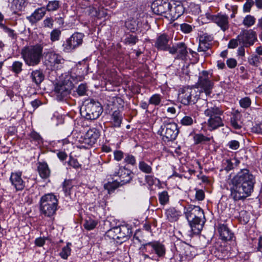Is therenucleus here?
<instances>
[{
  "label": "nucleus",
  "mask_w": 262,
  "mask_h": 262,
  "mask_svg": "<svg viewBox=\"0 0 262 262\" xmlns=\"http://www.w3.org/2000/svg\"><path fill=\"white\" fill-rule=\"evenodd\" d=\"M255 178L247 169H242L231 181L230 195L234 201L246 199L253 191Z\"/></svg>",
  "instance_id": "nucleus-1"
},
{
  "label": "nucleus",
  "mask_w": 262,
  "mask_h": 262,
  "mask_svg": "<svg viewBox=\"0 0 262 262\" xmlns=\"http://www.w3.org/2000/svg\"><path fill=\"white\" fill-rule=\"evenodd\" d=\"M43 47L40 44L24 48L21 51L22 57L29 66H35L39 63L42 57Z\"/></svg>",
  "instance_id": "nucleus-2"
},
{
  "label": "nucleus",
  "mask_w": 262,
  "mask_h": 262,
  "mask_svg": "<svg viewBox=\"0 0 262 262\" xmlns=\"http://www.w3.org/2000/svg\"><path fill=\"white\" fill-rule=\"evenodd\" d=\"M203 102L207 103L208 107L204 111V114L209 118L207 122L209 129L214 130L223 126L224 124L221 117L223 114V111L215 105L211 106V104L207 103L205 100H203Z\"/></svg>",
  "instance_id": "nucleus-3"
},
{
  "label": "nucleus",
  "mask_w": 262,
  "mask_h": 262,
  "mask_svg": "<svg viewBox=\"0 0 262 262\" xmlns=\"http://www.w3.org/2000/svg\"><path fill=\"white\" fill-rule=\"evenodd\" d=\"M58 200L56 196L52 193L45 194L40 200V211L45 216L50 217L53 215L57 210Z\"/></svg>",
  "instance_id": "nucleus-4"
},
{
  "label": "nucleus",
  "mask_w": 262,
  "mask_h": 262,
  "mask_svg": "<svg viewBox=\"0 0 262 262\" xmlns=\"http://www.w3.org/2000/svg\"><path fill=\"white\" fill-rule=\"evenodd\" d=\"M102 111L101 104L94 100L85 102L80 110L81 115L87 120L97 119Z\"/></svg>",
  "instance_id": "nucleus-5"
},
{
  "label": "nucleus",
  "mask_w": 262,
  "mask_h": 262,
  "mask_svg": "<svg viewBox=\"0 0 262 262\" xmlns=\"http://www.w3.org/2000/svg\"><path fill=\"white\" fill-rule=\"evenodd\" d=\"M186 217L191 228H197L196 226L203 225L204 221L202 220L204 216L203 210L197 206H189L185 212ZM198 229L199 227H198Z\"/></svg>",
  "instance_id": "nucleus-6"
},
{
  "label": "nucleus",
  "mask_w": 262,
  "mask_h": 262,
  "mask_svg": "<svg viewBox=\"0 0 262 262\" xmlns=\"http://www.w3.org/2000/svg\"><path fill=\"white\" fill-rule=\"evenodd\" d=\"M179 130L177 124L174 122H164L158 131L162 140L168 142L174 140L177 137Z\"/></svg>",
  "instance_id": "nucleus-7"
},
{
  "label": "nucleus",
  "mask_w": 262,
  "mask_h": 262,
  "mask_svg": "<svg viewBox=\"0 0 262 262\" xmlns=\"http://www.w3.org/2000/svg\"><path fill=\"white\" fill-rule=\"evenodd\" d=\"M200 91L198 88L185 87L179 90L178 100L184 105L195 103L199 98Z\"/></svg>",
  "instance_id": "nucleus-8"
},
{
  "label": "nucleus",
  "mask_w": 262,
  "mask_h": 262,
  "mask_svg": "<svg viewBox=\"0 0 262 262\" xmlns=\"http://www.w3.org/2000/svg\"><path fill=\"white\" fill-rule=\"evenodd\" d=\"M169 11L166 18L175 20L181 16L184 12V8L180 1H169Z\"/></svg>",
  "instance_id": "nucleus-9"
},
{
  "label": "nucleus",
  "mask_w": 262,
  "mask_h": 262,
  "mask_svg": "<svg viewBox=\"0 0 262 262\" xmlns=\"http://www.w3.org/2000/svg\"><path fill=\"white\" fill-rule=\"evenodd\" d=\"M211 75L206 71H203L199 76L198 82V87L201 88L207 95L211 93L213 83L210 80Z\"/></svg>",
  "instance_id": "nucleus-10"
},
{
  "label": "nucleus",
  "mask_w": 262,
  "mask_h": 262,
  "mask_svg": "<svg viewBox=\"0 0 262 262\" xmlns=\"http://www.w3.org/2000/svg\"><path fill=\"white\" fill-rule=\"evenodd\" d=\"M141 249L143 252L155 253L159 257L163 256L165 254L164 246L159 242H152L143 244Z\"/></svg>",
  "instance_id": "nucleus-11"
},
{
  "label": "nucleus",
  "mask_w": 262,
  "mask_h": 262,
  "mask_svg": "<svg viewBox=\"0 0 262 262\" xmlns=\"http://www.w3.org/2000/svg\"><path fill=\"white\" fill-rule=\"evenodd\" d=\"M83 35L80 33H74L69 38L67 39L63 44L64 51L70 52L80 46L83 40Z\"/></svg>",
  "instance_id": "nucleus-12"
},
{
  "label": "nucleus",
  "mask_w": 262,
  "mask_h": 262,
  "mask_svg": "<svg viewBox=\"0 0 262 262\" xmlns=\"http://www.w3.org/2000/svg\"><path fill=\"white\" fill-rule=\"evenodd\" d=\"M237 39L239 43L248 47L253 45L256 40V33L252 30H244L237 36Z\"/></svg>",
  "instance_id": "nucleus-13"
},
{
  "label": "nucleus",
  "mask_w": 262,
  "mask_h": 262,
  "mask_svg": "<svg viewBox=\"0 0 262 262\" xmlns=\"http://www.w3.org/2000/svg\"><path fill=\"white\" fill-rule=\"evenodd\" d=\"M170 0H156L151 5L153 12L157 15H164L166 17L169 11Z\"/></svg>",
  "instance_id": "nucleus-14"
},
{
  "label": "nucleus",
  "mask_w": 262,
  "mask_h": 262,
  "mask_svg": "<svg viewBox=\"0 0 262 262\" xmlns=\"http://www.w3.org/2000/svg\"><path fill=\"white\" fill-rule=\"evenodd\" d=\"M114 176L119 177V183L121 185L129 183L132 179L133 173L128 169L123 167H119L118 171H115L113 174Z\"/></svg>",
  "instance_id": "nucleus-15"
},
{
  "label": "nucleus",
  "mask_w": 262,
  "mask_h": 262,
  "mask_svg": "<svg viewBox=\"0 0 262 262\" xmlns=\"http://www.w3.org/2000/svg\"><path fill=\"white\" fill-rule=\"evenodd\" d=\"M46 64L51 68L58 67V65L63 63L62 57L54 52H49L45 56Z\"/></svg>",
  "instance_id": "nucleus-16"
},
{
  "label": "nucleus",
  "mask_w": 262,
  "mask_h": 262,
  "mask_svg": "<svg viewBox=\"0 0 262 262\" xmlns=\"http://www.w3.org/2000/svg\"><path fill=\"white\" fill-rule=\"evenodd\" d=\"M170 41L171 38L170 36L166 34H162L157 38L155 42V47L158 50L169 52V49H171V47H170Z\"/></svg>",
  "instance_id": "nucleus-17"
},
{
  "label": "nucleus",
  "mask_w": 262,
  "mask_h": 262,
  "mask_svg": "<svg viewBox=\"0 0 262 262\" xmlns=\"http://www.w3.org/2000/svg\"><path fill=\"white\" fill-rule=\"evenodd\" d=\"M106 233L109 237L114 240H120L121 243L128 239L132 234L131 231L129 232V230H108Z\"/></svg>",
  "instance_id": "nucleus-18"
},
{
  "label": "nucleus",
  "mask_w": 262,
  "mask_h": 262,
  "mask_svg": "<svg viewBox=\"0 0 262 262\" xmlns=\"http://www.w3.org/2000/svg\"><path fill=\"white\" fill-rule=\"evenodd\" d=\"M211 19L223 31H226L229 28L228 16L225 14H219L212 16Z\"/></svg>",
  "instance_id": "nucleus-19"
},
{
  "label": "nucleus",
  "mask_w": 262,
  "mask_h": 262,
  "mask_svg": "<svg viewBox=\"0 0 262 262\" xmlns=\"http://www.w3.org/2000/svg\"><path fill=\"white\" fill-rule=\"evenodd\" d=\"M169 53L171 54H177L179 58L183 59L188 53L187 47L183 42L178 43L176 47H172L169 49Z\"/></svg>",
  "instance_id": "nucleus-20"
},
{
  "label": "nucleus",
  "mask_w": 262,
  "mask_h": 262,
  "mask_svg": "<svg viewBox=\"0 0 262 262\" xmlns=\"http://www.w3.org/2000/svg\"><path fill=\"white\" fill-rule=\"evenodd\" d=\"M10 181L16 190H21L25 187V182L21 179V173L20 172H12L10 177Z\"/></svg>",
  "instance_id": "nucleus-21"
},
{
  "label": "nucleus",
  "mask_w": 262,
  "mask_h": 262,
  "mask_svg": "<svg viewBox=\"0 0 262 262\" xmlns=\"http://www.w3.org/2000/svg\"><path fill=\"white\" fill-rule=\"evenodd\" d=\"M70 87L64 84H57L55 88V92L59 99L67 97L70 94Z\"/></svg>",
  "instance_id": "nucleus-22"
},
{
  "label": "nucleus",
  "mask_w": 262,
  "mask_h": 262,
  "mask_svg": "<svg viewBox=\"0 0 262 262\" xmlns=\"http://www.w3.org/2000/svg\"><path fill=\"white\" fill-rule=\"evenodd\" d=\"M46 10L44 7L36 9L31 16L27 17V19L33 24L40 20L45 15Z\"/></svg>",
  "instance_id": "nucleus-23"
},
{
  "label": "nucleus",
  "mask_w": 262,
  "mask_h": 262,
  "mask_svg": "<svg viewBox=\"0 0 262 262\" xmlns=\"http://www.w3.org/2000/svg\"><path fill=\"white\" fill-rule=\"evenodd\" d=\"M99 137L98 133L94 129L89 130L85 135L84 143L90 145L95 144Z\"/></svg>",
  "instance_id": "nucleus-24"
},
{
  "label": "nucleus",
  "mask_w": 262,
  "mask_h": 262,
  "mask_svg": "<svg viewBox=\"0 0 262 262\" xmlns=\"http://www.w3.org/2000/svg\"><path fill=\"white\" fill-rule=\"evenodd\" d=\"M37 169L39 176L42 178L46 179L49 177L50 170L47 163L39 162Z\"/></svg>",
  "instance_id": "nucleus-25"
},
{
  "label": "nucleus",
  "mask_w": 262,
  "mask_h": 262,
  "mask_svg": "<svg viewBox=\"0 0 262 262\" xmlns=\"http://www.w3.org/2000/svg\"><path fill=\"white\" fill-rule=\"evenodd\" d=\"M31 78L32 81L34 82L36 85H39L43 80L45 76L42 71L36 70L33 71L31 73Z\"/></svg>",
  "instance_id": "nucleus-26"
},
{
  "label": "nucleus",
  "mask_w": 262,
  "mask_h": 262,
  "mask_svg": "<svg viewBox=\"0 0 262 262\" xmlns=\"http://www.w3.org/2000/svg\"><path fill=\"white\" fill-rule=\"evenodd\" d=\"M167 219L170 222H174L178 220L180 214L174 208H170L166 211Z\"/></svg>",
  "instance_id": "nucleus-27"
},
{
  "label": "nucleus",
  "mask_w": 262,
  "mask_h": 262,
  "mask_svg": "<svg viewBox=\"0 0 262 262\" xmlns=\"http://www.w3.org/2000/svg\"><path fill=\"white\" fill-rule=\"evenodd\" d=\"M121 186L118 180L108 182L104 185V188L107 191L108 193L113 192L115 189Z\"/></svg>",
  "instance_id": "nucleus-28"
},
{
  "label": "nucleus",
  "mask_w": 262,
  "mask_h": 262,
  "mask_svg": "<svg viewBox=\"0 0 262 262\" xmlns=\"http://www.w3.org/2000/svg\"><path fill=\"white\" fill-rule=\"evenodd\" d=\"M211 44L209 43H204L199 41V45L198 48V51L202 53V55H205V56H209L210 53L208 52V50L210 49Z\"/></svg>",
  "instance_id": "nucleus-29"
},
{
  "label": "nucleus",
  "mask_w": 262,
  "mask_h": 262,
  "mask_svg": "<svg viewBox=\"0 0 262 262\" xmlns=\"http://www.w3.org/2000/svg\"><path fill=\"white\" fill-rule=\"evenodd\" d=\"M71 245V243H68L67 245L62 248L61 251L59 253V255L62 258L67 259L69 256L70 255L71 252L70 246Z\"/></svg>",
  "instance_id": "nucleus-30"
},
{
  "label": "nucleus",
  "mask_w": 262,
  "mask_h": 262,
  "mask_svg": "<svg viewBox=\"0 0 262 262\" xmlns=\"http://www.w3.org/2000/svg\"><path fill=\"white\" fill-rule=\"evenodd\" d=\"M219 234L221 239L225 241L231 240L234 236L231 230H219Z\"/></svg>",
  "instance_id": "nucleus-31"
},
{
  "label": "nucleus",
  "mask_w": 262,
  "mask_h": 262,
  "mask_svg": "<svg viewBox=\"0 0 262 262\" xmlns=\"http://www.w3.org/2000/svg\"><path fill=\"white\" fill-rule=\"evenodd\" d=\"M212 138L206 137L201 134H195L193 137L194 143L196 144L209 142Z\"/></svg>",
  "instance_id": "nucleus-32"
},
{
  "label": "nucleus",
  "mask_w": 262,
  "mask_h": 262,
  "mask_svg": "<svg viewBox=\"0 0 262 262\" xmlns=\"http://www.w3.org/2000/svg\"><path fill=\"white\" fill-rule=\"evenodd\" d=\"M59 2L58 1H51L47 5L46 9L48 11H55L59 8Z\"/></svg>",
  "instance_id": "nucleus-33"
},
{
  "label": "nucleus",
  "mask_w": 262,
  "mask_h": 262,
  "mask_svg": "<svg viewBox=\"0 0 262 262\" xmlns=\"http://www.w3.org/2000/svg\"><path fill=\"white\" fill-rule=\"evenodd\" d=\"M113 124L116 127L120 126L121 123L122 117L119 112L115 111L112 115Z\"/></svg>",
  "instance_id": "nucleus-34"
},
{
  "label": "nucleus",
  "mask_w": 262,
  "mask_h": 262,
  "mask_svg": "<svg viewBox=\"0 0 262 262\" xmlns=\"http://www.w3.org/2000/svg\"><path fill=\"white\" fill-rule=\"evenodd\" d=\"M73 187L72 181L70 180H66L62 184L63 190L66 195L70 194V191Z\"/></svg>",
  "instance_id": "nucleus-35"
},
{
  "label": "nucleus",
  "mask_w": 262,
  "mask_h": 262,
  "mask_svg": "<svg viewBox=\"0 0 262 262\" xmlns=\"http://www.w3.org/2000/svg\"><path fill=\"white\" fill-rule=\"evenodd\" d=\"M255 23V18L251 15H247L243 19V24L247 27H250Z\"/></svg>",
  "instance_id": "nucleus-36"
},
{
  "label": "nucleus",
  "mask_w": 262,
  "mask_h": 262,
  "mask_svg": "<svg viewBox=\"0 0 262 262\" xmlns=\"http://www.w3.org/2000/svg\"><path fill=\"white\" fill-rule=\"evenodd\" d=\"M139 168L145 173H150L152 171L151 167L144 161H140L139 163Z\"/></svg>",
  "instance_id": "nucleus-37"
},
{
  "label": "nucleus",
  "mask_w": 262,
  "mask_h": 262,
  "mask_svg": "<svg viewBox=\"0 0 262 262\" xmlns=\"http://www.w3.org/2000/svg\"><path fill=\"white\" fill-rule=\"evenodd\" d=\"M97 222L90 218L86 220L84 223V227L85 229H93L96 227Z\"/></svg>",
  "instance_id": "nucleus-38"
},
{
  "label": "nucleus",
  "mask_w": 262,
  "mask_h": 262,
  "mask_svg": "<svg viewBox=\"0 0 262 262\" xmlns=\"http://www.w3.org/2000/svg\"><path fill=\"white\" fill-rule=\"evenodd\" d=\"M159 200L161 205H165L169 201V195L166 191H163L159 194Z\"/></svg>",
  "instance_id": "nucleus-39"
},
{
  "label": "nucleus",
  "mask_w": 262,
  "mask_h": 262,
  "mask_svg": "<svg viewBox=\"0 0 262 262\" xmlns=\"http://www.w3.org/2000/svg\"><path fill=\"white\" fill-rule=\"evenodd\" d=\"M161 101V96L159 94L153 95L149 100V104L155 105H159Z\"/></svg>",
  "instance_id": "nucleus-40"
},
{
  "label": "nucleus",
  "mask_w": 262,
  "mask_h": 262,
  "mask_svg": "<svg viewBox=\"0 0 262 262\" xmlns=\"http://www.w3.org/2000/svg\"><path fill=\"white\" fill-rule=\"evenodd\" d=\"M61 31L58 29L53 30L50 34V39L52 41H55L59 39Z\"/></svg>",
  "instance_id": "nucleus-41"
},
{
  "label": "nucleus",
  "mask_w": 262,
  "mask_h": 262,
  "mask_svg": "<svg viewBox=\"0 0 262 262\" xmlns=\"http://www.w3.org/2000/svg\"><path fill=\"white\" fill-rule=\"evenodd\" d=\"M13 4L16 5V9L19 11H22L27 5L24 0H14Z\"/></svg>",
  "instance_id": "nucleus-42"
},
{
  "label": "nucleus",
  "mask_w": 262,
  "mask_h": 262,
  "mask_svg": "<svg viewBox=\"0 0 262 262\" xmlns=\"http://www.w3.org/2000/svg\"><path fill=\"white\" fill-rule=\"evenodd\" d=\"M23 63L20 61H15L13 62L12 69L16 73H19L22 71Z\"/></svg>",
  "instance_id": "nucleus-43"
},
{
  "label": "nucleus",
  "mask_w": 262,
  "mask_h": 262,
  "mask_svg": "<svg viewBox=\"0 0 262 262\" xmlns=\"http://www.w3.org/2000/svg\"><path fill=\"white\" fill-rule=\"evenodd\" d=\"M251 100L248 97L243 98L239 101V104L241 106L245 108L249 107L251 105Z\"/></svg>",
  "instance_id": "nucleus-44"
},
{
  "label": "nucleus",
  "mask_w": 262,
  "mask_h": 262,
  "mask_svg": "<svg viewBox=\"0 0 262 262\" xmlns=\"http://www.w3.org/2000/svg\"><path fill=\"white\" fill-rule=\"evenodd\" d=\"M212 41V37L207 34H204L200 36L199 41L204 42V43H209V44H211V42Z\"/></svg>",
  "instance_id": "nucleus-45"
},
{
  "label": "nucleus",
  "mask_w": 262,
  "mask_h": 262,
  "mask_svg": "<svg viewBox=\"0 0 262 262\" xmlns=\"http://www.w3.org/2000/svg\"><path fill=\"white\" fill-rule=\"evenodd\" d=\"M193 119L188 116H184L181 120V123L183 125L189 126L193 124Z\"/></svg>",
  "instance_id": "nucleus-46"
},
{
  "label": "nucleus",
  "mask_w": 262,
  "mask_h": 262,
  "mask_svg": "<svg viewBox=\"0 0 262 262\" xmlns=\"http://www.w3.org/2000/svg\"><path fill=\"white\" fill-rule=\"evenodd\" d=\"M249 63L254 66H258L259 63V57L257 55H252L248 58Z\"/></svg>",
  "instance_id": "nucleus-47"
},
{
  "label": "nucleus",
  "mask_w": 262,
  "mask_h": 262,
  "mask_svg": "<svg viewBox=\"0 0 262 262\" xmlns=\"http://www.w3.org/2000/svg\"><path fill=\"white\" fill-rule=\"evenodd\" d=\"M87 91V86L85 84H80L77 89V92L79 96L85 95Z\"/></svg>",
  "instance_id": "nucleus-48"
},
{
  "label": "nucleus",
  "mask_w": 262,
  "mask_h": 262,
  "mask_svg": "<svg viewBox=\"0 0 262 262\" xmlns=\"http://www.w3.org/2000/svg\"><path fill=\"white\" fill-rule=\"evenodd\" d=\"M124 161L127 163L134 165L136 164V159L135 157L132 155L127 154L125 155Z\"/></svg>",
  "instance_id": "nucleus-49"
},
{
  "label": "nucleus",
  "mask_w": 262,
  "mask_h": 262,
  "mask_svg": "<svg viewBox=\"0 0 262 262\" xmlns=\"http://www.w3.org/2000/svg\"><path fill=\"white\" fill-rule=\"evenodd\" d=\"M226 64L229 68L233 69L236 67L237 62L235 59L230 58L227 60Z\"/></svg>",
  "instance_id": "nucleus-50"
},
{
  "label": "nucleus",
  "mask_w": 262,
  "mask_h": 262,
  "mask_svg": "<svg viewBox=\"0 0 262 262\" xmlns=\"http://www.w3.org/2000/svg\"><path fill=\"white\" fill-rule=\"evenodd\" d=\"M254 3L253 1H247L244 4L243 7V10L245 12H249L251 10V8L254 5Z\"/></svg>",
  "instance_id": "nucleus-51"
},
{
  "label": "nucleus",
  "mask_w": 262,
  "mask_h": 262,
  "mask_svg": "<svg viewBox=\"0 0 262 262\" xmlns=\"http://www.w3.org/2000/svg\"><path fill=\"white\" fill-rule=\"evenodd\" d=\"M228 145L229 148L233 150L237 149L239 147V143L236 140H231L229 142Z\"/></svg>",
  "instance_id": "nucleus-52"
},
{
  "label": "nucleus",
  "mask_w": 262,
  "mask_h": 262,
  "mask_svg": "<svg viewBox=\"0 0 262 262\" xmlns=\"http://www.w3.org/2000/svg\"><path fill=\"white\" fill-rule=\"evenodd\" d=\"M180 28L181 31L185 33H189L192 30L191 26L187 24H181Z\"/></svg>",
  "instance_id": "nucleus-53"
},
{
  "label": "nucleus",
  "mask_w": 262,
  "mask_h": 262,
  "mask_svg": "<svg viewBox=\"0 0 262 262\" xmlns=\"http://www.w3.org/2000/svg\"><path fill=\"white\" fill-rule=\"evenodd\" d=\"M231 124L234 129H238L241 128V124L238 123L235 117L231 118Z\"/></svg>",
  "instance_id": "nucleus-54"
},
{
  "label": "nucleus",
  "mask_w": 262,
  "mask_h": 262,
  "mask_svg": "<svg viewBox=\"0 0 262 262\" xmlns=\"http://www.w3.org/2000/svg\"><path fill=\"white\" fill-rule=\"evenodd\" d=\"M205 197V194L202 190H197L195 193V198L199 201H202Z\"/></svg>",
  "instance_id": "nucleus-55"
},
{
  "label": "nucleus",
  "mask_w": 262,
  "mask_h": 262,
  "mask_svg": "<svg viewBox=\"0 0 262 262\" xmlns=\"http://www.w3.org/2000/svg\"><path fill=\"white\" fill-rule=\"evenodd\" d=\"M114 158L116 160L119 161L123 157V153L120 150H116L114 152Z\"/></svg>",
  "instance_id": "nucleus-56"
},
{
  "label": "nucleus",
  "mask_w": 262,
  "mask_h": 262,
  "mask_svg": "<svg viewBox=\"0 0 262 262\" xmlns=\"http://www.w3.org/2000/svg\"><path fill=\"white\" fill-rule=\"evenodd\" d=\"M43 24L45 27L51 28L53 26V20L52 18L48 17L44 20Z\"/></svg>",
  "instance_id": "nucleus-57"
},
{
  "label": "nucleus",
  "mask_w": 262,
  "mask_h": 262,
  "mask_svg": "<svg viewBox=\"0 0 262 262\" xmlns=\"http://www.w3.org/2000/svg\"><path fill=\"white\" fill-rule=\"evenodd\" d=\"M69 165L76 169L78 168L80 166L78 161L74 159H71L70 160Z\"/></svg>",
  "instance_id": "nucleus-58"
},
{
  "label": "nucleus",
  "mask_w": 262,
  "mask_h": 262,
  "mask_svg": "<svg viewBox=\"0 0 262 262\" xmlns=\"http://www.w3.org/2000/svg\"><path fill=\"white\" fill-rule=\"evenodd\" d=\"M238 39H232L228 43V48L234 49L238 46Z\"/></svg>",
  "instance_id": "nucleus-59"
},
{
  "label": "nucleus",
  "mask_w": 262,
  "mask_h": 262,
  "mask_svg": "<svg viewBox=\"0 0 262 262\" xmlns=\"http://www.w3.org/2000/svg\"><path fill=\"white\" fill-rule=\"evenodd\" d=\"M126 41L129 43L135 44L137 42V38L135 36L129 35L126 38Z\"/></svg>",
  "instance_id": "nucleus-60"
},
{
  "label": "nucleus",
  "mask_w": 262,
  "mask_h": 262,
  "mask_svg": "<svg viewBox=\"0 0 262 262\" xmlns=\"http://www.w3.org/2000/svg\"><path fill=\"white\" fill-rule=\"evenodd\" d=\"M113 102L114 103L115 105H116V103H118L119 105V106H118L119 108L120 107H123L124 104V101H123V100L119 97L113 98Z\"/></svg>",
  "instance_id": "nucleus-61"
},
{
  "label": "nucleus",
  "mask_w": 262,
  "mask_h": 262,
  "mask_svg": "<svg viewBox=\"0 0 262 262\" xmlns=\"http://www.w3.org/2000/svg\"><path fill=\"white\" fill-rule=\"evenodd\" d=\"M0 26L3 28L6 33H7L10 36H12L13 35V31L8 28L6 27H5L3 24H0Z\"/></svg>",
  "instance_id": "nucleus-62"
},
{
  "label": "nucleus",
  "mask_w": 262,
  "mask_h": 262,
  "mask_svg": "<svg viewBox=\"0 0 262 262\" xmlns=\"http://www.w3.org/2000/svg\"><path fill=\"white\" fill-rule=\"evenodd\" d=\"M45 241L44 238H38L35 240V244L39 247L43 246L45 244Z\"/></svg>",
  "instance_id": "nucleus-63"
},
{
  "label": "nucleus",
  "mask_w": 262,
  "mask_h": 262,
  "mask_svg": "<svg viewBox=\"0 0 262 262\" xmlns=\"http://www.w3.org/2000/svg\"><path fill=\"white\" fill-rule=\"evenodd\" d=\"M59 159L62 161L66 160L67 158V155L64 152H59L57 154Z\"/></svg>",
  "instance_id": "nucleus-64"
}]
</instances>
